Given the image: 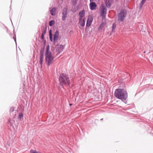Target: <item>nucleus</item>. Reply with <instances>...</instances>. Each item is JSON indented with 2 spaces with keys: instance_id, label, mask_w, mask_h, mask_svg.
Wrapping results in <instances>:
<instances>
[{
  "instance_id": "nucleus-13",
  "label": "nucleus",
  "mask_w": 153,
  "mask_h": 153,
  "mask_svg": "<svg viewBox=\"0 0 153 153\" xmlns=\"http://www.w3.org/2000/svg\"><path fill=\"white\" fill-rule=\"evenodd\" d=\"M79 23L81 26H84L85 25V19H79Z\"/></svg>"
},
{
  "instance_id": "nucleus-29",
  "label": "nucleus",
  "mask_w": 153,
  "mask_h": 153,
  "mask_svg": "<svg viewBox=\"0 0 153 153\" xmlns=\"http://www.w3.org/2000/svg\"><path fill=\"white\" fill-rule=\"evenodd\" d=\"M125 17L126 16V12L125 10Z\"/></svg>"
},
{
  "instance_id": "nucleus-27",
  "label": "nucleus",
  "mask_w": 153,
  "mask_h": 153,
  "mask_svg": "<svg viewBox=\"0 0 153 153\" xmlns=\"http://www.w3.org/2000/svg\"><path fill=\"white\" fill-rule=\"evenodd\" d=\"M46 29L43 32L42 34L44 35L46 33Z\"/></svg>"
},
{
  "instance_id": "nucleus-4",
  "label": "nucleus",
  "mask_w": 153,
  "mask_h": 153,
  "mask_svg": "<svg viewBox=\"0 0 153 153\" xmlns=\"http://www.w3.org/2000/svg\"><path fill=\"white\" fill-rule=\"evenodd\" d=\"M100 16H102V18L105 17L106 14V9L105 6L101 5L100 6Z\"/></svg>"
},
{
  "instance_id": "nucleus-11",
  "label": "nucleus",
  "mask_w": 153,
  "mask_h": 153,
  "mask_svg": "<svg viewBox=\"0 0 153 153\" xmlns=\"http://www.w3.org/2000/svg\"><path fill=\"white\" fill-rule=\"evenodd\" d=\"M90 8L91 10H93L96 9L97 5L95 2H92L90 4Z\"/></svg>"
},
{
  "instance_id": "nucleus-14",
  "label": "nucleus",
  "mask_w": 153,
  "mask_h": 153,
  "mask_svg": "<svg viewBox=\"0 0 153 153\" xmlns=\"http://www.w3.org/2000/svg\"><path fill=\"white\" fill-rule=\"evenodd\" d=\"M105 4L107 7H109L112 4V1L111 0H106Z\"/></svg>"
},
{
  "instance_id": "nucleus-23",
  "label": "nucleus",
  "mask_w": 153,
  "mask_h": 153,
  "mask_svg": "<svg viewBox=\"0 0 153 153\" xmlns=\"http://www.w3.org/2000/svg\"><path fill=\"white\" fill-rule=\"evenodd\" d=\"M126 74V75L127 76V77L128 78V79H129L130 78V75L129 74L127 73H126L125 72V74Z\"/></svg>"
},
{
  "instance_id": "nucleus-18",
  "label": "nucleus",
  "mask_w": 153,
  "mask_h": 153,
  "mask_svg": "<svg viewBox=\"0 0 153 153\" xmlns=\"http://www.w3.org/2000/svg\"><path fill=\"white\" fill-rule=\"evenodd\" d=\"M49 37L50 40L51 41H52V34L51 32V30L49 31Z\"/></svg>"
},
{
  "instance_id": "nucleus-7",
  "label": "nucleus",
  "mask_w": 153,
  "mask_h": 153,
  "mask_svg": "<svg viewBox=\"0 0 153 153\" xmlns=\"http://www.w3.org/2000/svg\"><path fill=\"white\" fill-rule=\"evenodd\" d=\"M64 47V45H57L56 46V50L59 53H60L63 51Z\"/></svg>"
},
{
  "instance_id": "nucleus-12",
  "label": "nucleus",
  "mask_w": 153,
  "mask_h": 153,
  "mask_svg": "<svg viewBox=\"0 0 153 153\" xmlns=\"http://www.w3.org/2000/svg\"><path fill=\"white\" fill-rule=\"evenodd\" d=\"M59 32L58 30H56L54 33L53 37V40L54 41L58 39L59 38Z\"/></svg>"
},
{
  "instance_id": "nucleus-25",
  "label": "nucleus",
  "mask_w": 153,
  "mask_h": 153,
  "mask_svg": "<svg viewBox=\"0 0 153 153\" xmlns=\"http://www.w3.org/2000/svg\"><path fill=\"white\" fill-rule=\"evenodd\" d=\"M67 17V15H63L62 16V19L63 20H64Z\"/></svg>"
},
{
  "instance_id": "nucleus-5",
  "label": "nucleus",
  "mask_w": 153,
  "mask_h": 153,
  "mask_svg": "<svg viewBox=\"0 0 153 153\" xmlns=\"http://www.w3.org/2000/svg\"><path fill=\"white\" fill-rule=\"evenodd\" d=\"M124 19V10H122L120 12L118 19V22L120 23L123 21Z\"/></svg>"
},
{
  "instance_id": "nucleus-16",
  "label": "nucleus",
  "mask_w": 153,
  "mask_h": 153,
  "mask_svg": "<svg viewBox=\"0 0 153 153\" xmlns=\"http://www.w3.org/2000/svg\"><path fill=\"white\" fill-rule=\"evenodd\" d=\"M146 0H142L141 1V2L140 4V9L142 6L143 5V4L145 3L146 1Z\"/></svg>"
},
{
  "instance_id": "nucleus-2",
  "label": "nucleus",
  "mask_w": 153,
  "mask_h": 153,
  "mask_svg": "<svg viewBox=\"0 0 153 153\" xmlns=\"http://www.w3.org/2000/svg\"><path fill=\"white\" fill-rule=\"evenodd\" d=\"M53 57L52 56L51 53L49 51V47L48 46L46 51L45 60L48 65L51 64L53 60Z\"/></svg>"
},
{
  "instance_id": "nucleus-30",
  "label": "nucleus",
  "mask_w": 153,
  "mask_h": 153,
  "mask_svg": "<svg viewBox=\"0 0 153 153\" xmlns=\"http://www.w3.org/2000/svg\"><path fill=\"white\" fill-rule=\"evenodd\" d=\"M69 105H70V106H71L72 105V104H70Z\"/></svg>"
},
{
  "instance_id": "nucleus-21",
  "label": "nucleus",
  "mask_w": 153,
  "mask_h": 153,
  "mask_svg": "<svg viewBox=\"0 0 153 153\" xmlns=\"http://www.w3.org/2000/svg\"><path fill=\"white\" fill-rule=\"evenodd\" d=\"M116 27V24L115 23H114L113 24L112 27V30L114 31Z\"/></svg>"
},
{
  "instance_id": "nucleus-17",
  "label": "nucleus",
  "mask_w": 153,
  "mask_h": 153,
  "mask_svg": "<svg viewBox=\"0 0 153 153\" xmlns=\"http://www.w3.org/2000/svg\"><path fill=\"white\" fill-rule=\"evenodd\" d=\"M128 97V94L127 93V92L126 91H125V104H126L127 103L126 102V99Z\"/></svg>"
},
{
  "instance_id": "nucleus-24",
  "label": "nucleus",
  "mask_w": 153,
  "mask_h": 153,
  "mask_svg": "<svg viewBox=\"0 0 153 153\" xmlns=\"http://www.w3.org/2000/svg\"><path fill=\"white\" fill-rule=\"evenodd\" d=\"M131 105V104H128V105H127V106H128L126 107V108H127V109H126L125 108V110H126L127 109H128L131 108V107H130V106Z\"/></svg>"
},
{
  "instance_id": "nucleus-1",
  "label": "nucleus",
  "mask_w": 153,
  "mask_h": 153,
  "mask_svg": "<svg viewBox=\"0 0 153 153\" xmlns=\"http://www.w3.org/2000/svg\"><path fill=\"white\" fill-rule=\"evenodd\" d=\"M60 83L62 85H69L70 81L68 76L65 74H60L59 78Z\"/></svg>"
},
{
  "instance_id": "nucleus-3",
  "label": "nucleus",
  "mask_w": 153,
  "mask_h": 153,
  "mask_svg": "<svg viewBox=\"0 0 153 153\" xmlns=\"http://www.w3.org/2000/svg\"><path fill=\"white\" fill-rule=\"evenodd\" d=\"M114 95L117 98L123 101L124 100V91L123 89H116L115 91Z\"/></svg>"
},
{
  "instance_id": "nucleus-26",
  "label": "nucleus",
  "mask_w": 153,
  "mask_h": 153,
  "mask_svg": "<svg viewBox=\"0 0 153 153\" xmlns=\"http://www.w3.org/2000/svg\"><path fill=\"white\" fill-rule=\"evenodd\" d=\"M23 114L22 113H19V117L20 118H21L23 117Z\"/></svg>"
},
{
  "instance_id": "nucleus-15",
  "label": "nucleus",
  "mask_w": 153,
  "mask_h": 153,
  "mask_svg": "<svg viewBox=\"0 0 153 153\" xmlns=\"http://www.w3.org/2000/svg\"><path fill=\"white\" fill-rule=\"evenodd\" d=\"M56 11V9L55 7H53L50 10L51 13L52 15H55Z\"/></svg>"
},
{
  "instance_id": "nucleus-6",
  "label": "nucleus",
  "mask_w": 153,
  "mask_h": 153,
  "mask_svg": "<svg viewBox=\"0 0 153 153\" xmlns=\"http://www.w3.org/2000/svg\"><path fill=\"white\" fill-rule=\"evenodd\" d=\"M106 27V23L105 22H102L98 28V30L100 32H102V30H104Z\"/></svg>"
},
{
  "instance_id": "nucleus-22",
  "label": "nucleus",
  "mask_w": 153,
  "mask_h": 153,
  "mask_svg": "<svg viewBox=\"0 0 153 153\" xmlns=\"http://www.w3.org/2000/svg\"><path fill=\"white\" fill-rule=\"evenodd\" d=\"M54 21L52 20L50 21L49 23V25L50 26H51L52 25L54 24Z\"/></svg>"
},
{
  "instance_id": "nucleus-28",
  "label": "nucleus",
  "mask_w": 153,
  "mask_h": 153,
  "mask_svg": "<svg viewBox=\"0 0 153 153\" xmlns=\"http://www.w3.org/2000/svg\"><path fill=\"white\" fill-rule=\"evenodd\" d=\"M44 34H42L41 36V39L42 40H43L44 39Z\"/></svg>"
},
{
  "instance_id": "nucleus-20",
  "label": "nucleus",
  "mask_w": 153,
  "mask_h": 153,
  "mask_svg": "<svg viewBox=\"0 0 153 153\" xmlns=\"http://www.w3.org/2000/svg\"><path fill=\"white\" fill-rule=\"evenodd\" d=\"M78 0H73L72 1V3L73 5H76L77 4V2Z\"/></svg>"
},
{
  "instance_id": "nucleus-9",
  "label": "nucleus",
  "mask_w": 153,
  "mask_h": 153,
  "mask_svg": "<svg viewBox=\"0 0 153 153\" xmlns=\"http://www.w3.org/2000/svg\"><path fill=\"white\" fill-rule=\"evenodd\" d=\"M79 19H85V11L84 10L80 11L79 14Z\"/></svg>"
},
{
  "instance_id": "nucleus-19",
  "label": "nucleus",
  "mask_w": 153,
  "mask_h": 153,
  "mask_svg": "<svg viewBox=\"0 0 153 153\" xmlns=\"http://www.w3.org/2000/svg\"><path fill=\"white\" fill-rule=\"evenodd\" d=\"M67 9L66 8H64L63 9V12H62V15H67Z\"/></svg>"
},
{
  "instance_id": "nucleus-10",
  "label": "nucleus",
  "mask_w": 153,
  "mask_h": 153,
  "mask_svg": "<svg viewBox=\"0 0 153 153\" xmlns=\"http://www.w3.org/2000/svg\"><path fill=\"white\" fill-rule=\"evenodd\" d=\"M93 20V18L91 16H89L88 17L86 25L87 26H90Z\"/></svg>"
},
{
  "instance_id": "nucleus-8",
  "label": "nucleus",
  "mask_w": 153,
  "mask_h": 153,
  "mask_svg": "<svg viewBox=\"0 0 153 153\" xmlns=\"http://www.w3.org/2000/svg\"><path fill=\"white\" fill-rule=\"evenodd\" d=\"M44 58L43 51L41 50L40 52L39 62V63L41 65H42L43 59Z\"/></svg>"
}]
</instances>
